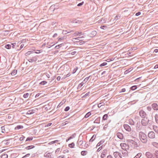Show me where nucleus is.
Here are the masks:
<instances>
[{
  "instance_id": "34",
  "label": "nucleus",
  "mask_w": 158,
  "mask_h": 158,
  "mask_svg": "<svg viewBox=\"0 0 158 158\" xmlns=\"http://www.w3.org/2000/svg\"><path fill=\"white\" fill-rule=\"evenodd\" d=\"M152 144L154 146L158 148V143L155 142H153L152 143Z\"/></svg>"
},
{
  "instance_id": "61",
  "label": "nucleus",
  "mask_w": 158,
  "mask_h": 158,
  "mask_svg": "<svg viewBox=\"0 0 158 158\" xmlns=\"http://www.w3.org/2000/svg\"><path fill=\"white\" fill-rule=\"evenodd\" d=\"M60 148H57L55 151V153H58V152L60 151Z\"/></svg>"
},
{
  "instance_id": "48",
  "label": "nucleus",
  "mask_w": 158,
  "mask_h": 158,
  "mask_svg": "<svg viewBox=\"0 0 158 158\" xmlns=\"http://www.w3.org/2000/svg\"><path fill=\"white\" fill-rule=\"evenodd\" d=\"M11 46L9 44H7L5 45V48L7 49H10L11 48Z\"/></svg>"
},
{
  "instance_id": "37",
  "label": "nucleus",
  "mask_w": 158,
  "mask_h": 158,
  "mask_svg": "<svg viewBox=\"0 0 158 158\" xmlns=\"http://www.w3.org/2000/svg\"><path fill=\"white\" fill-rule=\"evenodd\" d=\"M66 31H67V33H64L65 34H66L67 33H70V32H73V31L72 30H70V29H68V30H66V31H64V32H66Z\"/></svg>"
},
{
  "instance_id": "12",
  "label": "nucleus",
  "mask_w": 158,
  "mask_h": 158,
  "mask_svg": "<svg viewBox=\"0 0 158 158\" xmlns=\"http://www.w3.org/2000/svg\"><path fill=\"white\" fill-rule=\"evenodd\" d=\"M152 106L154 110H158V105L157 103H153L152 105Z\"/></svg>"
},
{
  "instance_id": "10",
  "label": "nucleus",
  "mask_w": 158,
  "mask_h": 158,
  "mask_svg": "<svg viewBox=\"0 0 158 158\" xmlns=\"http://www.w3.org/2000/svg\"><path fill=\"white\" fill-rule=\"evenodd\" d=\"M106 19L105 17H102L99 19V23H103L106 22Z\"/></svg>"
},
{
  "instance_id": "42",
  "label": "nucleus",
  "mask_w": 158,
  "mask_h": 158,
  "mask_svg": "<svg viewBox=\"0 0 158 158\" xmlns=\"http://www.w3.org/2000/svg\"><path fill=\"white\" fill-rule=\"evenodd\" d=\"M85 83L83 81L80 84L78 85L77 89H80L84 84Z\"/></svg>"
},
{
  "instance_id": "23",
  "label": "nucleus",
  "mask_w": 158,
  "mask_h": 158,
  "mask_svg": "<svg viewBox=\"0 0 158 158\" xmlns=\"http://www.w3.org/2000/svg\"><path fill=\"white\" fill-rule=\"evenodd\" d=\"M23 127L22 125H18L15 128V130H19L21 129H22Z\"/></svg>"
},
{
  "instance_id": "45",
  "label": "nucleus",
  "mask_w": 158,
  "mask_h": 158,
  "mask_svg": "<svg viewBox=\"0 0 158 158\" xmlns=\"http://www.w3.org/2000/svg\"><path fill=\"white\" fill-rule=\"evenodd\" d=\"M121 17V15H118L115 17V19L116 20L118 19H120Z\"/></svg>"
},
{
  "instance_id": "11",
  "label": "nucleus",
  "mask_w": 158,
  "mask_h": 158,
  "mask_svg": "<svg viewBox=\"0 0 158 158\" xmlns=\"http://www.w3.org/2000/svg\"><path fill=\"white\" fill-rule=\"evenodd\" d=\"M124 127L125 129L128 131H131V128L129 125L127 124L124 125Z\"/></svg>"
},
{
  "instance_id": "7",
  "label": "nucleus",
  "mask_w": 158,
  "mask_h": 158,
  "mask_svg": "<svg viewBox=\"0 0 158 158\" xmlns=\"http://www.w3.org/2000/svg\"><path fill=\"white\" fill-rule=\"evenodd\" d=\"M145 155L148 158H155L154 156L150 152H147L145 154Z\"/></svg>"
},
{
  "instance_id": "38",
  "label": "nucleus",
  "mask_w": 158,
  "mask_h": 158,
  "mask_svg": "<svg viewBox=\"0 0 158 158\" xmlns=\"http://www.w3.org/2000/svg\"><path fill=\"white\" fill-rule=\"evenodd\" d=\"M27 113L28 114H32L35 113V110H29L27 112Z\"/></svg>"
},
{
  "instance_id": "36",
  "label": "nucleus",
  "mask_w": 158,
  "mask_h": 158,
  "mask_svg": "<svg viewBox=\"0 0 158 158\" xmlns=\"http://www.w3.org/2000/svg\"><path fill=\"white\" fill-rule=\"evenodd\" d=\"M141 126V125L140 124V121L138 122L137 123L136 125V127L137 129L138 128H139Z\"/></svg>"
},
{
  "instance_id": "22",
  "label": "nucleus",
  "mask_w": 158,
  "mask_h": 158,
  "mask_svg": "<svg viewBox=\"0 0 158 158\" xmlns=\"http://www.w3.org/2000/svg\"><path fill=\"white\" fill-rule=\"evenodd\" d=\"M153 128L155 132L158 134V127L156 126H153Z\"/></svg>"
},
{
  "instance_id": "17",
  "label": "nucleus",
  "mask_w": 158,
  "mask_h": 158,
  "mask_svg": "<svg viewBox=\"0 0 158 158\" xmlns=\"http://www.w3.org/2000/svg\"><path fill=\"white\" fill-rule=\"evenodd\" d=\"M37 60V58L36 57H33L31 59L29 60V61L30 62H35Z\"/></svg>"
},
{
  "instance_id": "49",
  "label": "nucleus",
  "mask_w": 158,
  "mask_h": 158,
  "mask_svg": "<svg viewBox=\"0 0 158 158\" xmlns=\"http://www.w3.org/2000/svg\"><path fill=\"white\" fill-rule=\"evenodd\" d=\"M33 139V137H27V139L26 140V142L27 141H30L31 140H32Z\"/></svg>"
},
{
  "instance_id": "9",
  "label": "nucleus",
  "mask_w": 158,
  "mask_h": 158,
  "mask_svg": "<svg viewBox=\"0 0 158 158\" xmlns=\"http://www.w3.org/2000/svg\"><path fill=\"white\" fill-rule=\"evenodd\" d=\"M97 34V32L95 31H92L91 32L89 33L88 35L90 37H92L95 36Z\"/></svg>"
},
{
  "instance_id": "54",
  "label": "nucleus",
  "mask_w": 158,
  "mask_h": 158,
  "mask_svg": "<svg viewBox=\"0 0 158 158\" xmlns=\"http://www.w3.org/2000/svg\"><path fill=\"white\" fill-rule=\"evenodd\" d=\"M62 44L58 45H56V47H55V48L56 49H58L59 48H60V47H61L62 46Z\"/></svg>"
},
{
  "instance_id": "18",
  "label": "nucleus",
  "mask_w": 158,
  "mask_h": 158,
  "mask_svg": "<svg viewBox=\"0 0 158 158\" xmlns=\"http://www.w3.org/2000/svg\"><path fill=\"white\" fill-rule=\"evenodd\" d=\"M100 28L103 30H106L108 28V27L106 25H101L100 27Z\"/></svg>"
},
{
  "instance_id": "6",
  "label": "nucleus",
  "mask_w": 158,
  "mask_h": 158,
  "mask_svg": "<svg viewBox=\"0 0 158 158\" xmlns=\"http://www.w3.org/2000/svg\"><path fill=\"white\" fill-rule=\"evenodd\" d=\"M139 114L140 116L143 118H145L147 115L145 112L143 110H141L139 112Z\"/></svg>"
},
{
  "instance_id": "56",
  "label": "nucleus",
  "mask_w": 158,
  "mask_h": 158,
  "mask_svg": "<svg viewBox=\"0 0 158 158\" xmlns=\"http://www.w3.org/2000/svg\"><path fill=\"white\" fill-rule=\"evenodd\" d=\"M155 155L156 158H158V150L155 152Z\"/></svg>"
},
{
  "instance_id": "64",
  "label": "nucleus",
  "mask_w": 158,
  "mask_h": 158,
  "mask_svg": "<svg viewBox=\"0 0 158 158\" xmlns=\"http://www.w3.org/2000/svg\"><path fill=\"white\" fill-rule=\"evenodd\" d=\"M42 52L41 50H38L36 51L34 53H41Z\"/></svg>"
},
{
  "instance_id": "52",
  "label": "nucleus",
  "mask_w": 158,
  "mask_h": 158,
  "mask_svg": "<svg viewBox=\"0 0 158 158\" xmlns=\"http://www.w3.org/2000/svg\"><path fill=\"white\" fill-rule=\"evenodd\" d=\"M142 156V154L141 153H139L137 154L135 156L137 158H139Z\"/></svg>"
},
{
  "instance_id": "21",
  "label": "nucleus",
  "mask_w": 158,
  "mask_h": 158,
  "mask_svg": "<svg viewBox=\"0 0 158 158\" xmlns=\"http://www.w3.org/2000/svg\"><path fill=\"white\" fill-rule=\"evenodd\" d=\"M102 41L99 42V43H100L99 44V49H103L104 48H103L102 47H101L105 46L106 44L105 43H102Z\"/></svg>"
},
{
  "instance_id": "24",
  "label": "nucleus",
  "mask_w": 158,
  "mask_h": 158,
  "mask_svg": "<svg viewBox=\"0 0 158 158\" xmlns=\"http://www.w3.org/2000/svg\"><path fill=\"white\" fill-rule=\"evenodd\" d=\"M79 139L80 137H79V138L77 142L79 146H81L83 143V141L82 140H79Z\"/></svg>"
},
{
  "instance_id": "19",
  "label": "nucleus",
  "mask_w": 158,
  "mask_h": 158,
  "mask_svg": "<svg viewBox=\"0 0 158 158\" xmlns=\"http://www.w3.org/2000/svg\"><path fill=\"white\" fill-rule=\"evenodd\" d=\"M120 145L121 146V147H122V148L123 149L125 148H126V147L127 146V147H129V146H128V144H127L126 143H121L120 144Z\"/></svg>"
},
{
  "instance_id": "44",
  "label": "nucleus",
  "mask_w": 158,
  "mask_h": 158,
  "mask_svg": "<svg viewBox=\"0 0 158 158\" xmlns=\"http://www.w3.org/2000/svg\"><path fill=\"white\" fill-rule=\"evenodd\" d=\"M87 151H82L81 152V154L82 155L84 156L87 153Z\"/></svg>"
},
{
  "instance_id": "32",
  "label": "nucleus",
  "mask_w": 158,
  "mask_h": 158,
  "mask_svg": "<svg viewBox=\"0 0 158 158\" xmlns=\"http://www.w3.org/2000/svg\"><path fill=\"white\" fill-rule=\"evenodd\" d=\"M17 70H14L11 73V75L13 76L15 75L17 73Z\"/></svg>"
},
{
  "instance_id": "28",
  "label": "nucleus",
  "mask_w": 158,
  "mask_h": 158,
  "mask_svg": "<svg viewBox=\"0 0 158 158\" xmlns=\"http://www.w3.org/2000/svg\"><path fill=\"white\" fill-rule=\"evenodd\" d=\"M108 117V115L107 114H105L102 117V120H106L107 118Z\"/></svg>"
},
{
  "instance_id": "29",
  "label": "nucleus",
  "mask_w": 158,
  "mask_h": 158,
  "mask_svg": "<svg viewBox=\"0 0 158 158\" xmlns=\"http://www.w3.org/2000/svg\"><path fill=\"white\" fill-rule=\"evenodd\" d=\"M81 32H78L77 31H76L75 32L74 34H73L72 36H76L80 34H81Z\"/></svg>"
},
{
  "instance_id": "35",
  "label": "nucleus",
  "mask_w": 158,
  "mask_h": 158,
  "mask_svg": "<svg viewBox=\"0 0 158 158\" xmlns=\"http://www.w3.org/2000/svg\"><path fill=\"white\" fill-rule=\"evenodd\" d=\"M75 146V144L74 143H72L69 144V147L73 148Z\"/></svg>"
},
{
  "instance_id": "62",
  "label": "nucleus",
  "mask_w": 158,
  "mask_h": 158,
  "mask_svg": "<svg viewBox=\"0 0 158 158\" xmlns=\"http://www.w3.org/2000/svg\"><path fill=\"white\" fill-rule=\"evenodd\" d=\"M83 4H84V2H82L78 3L77 5V6H81Z\"/></svg>"
},
{
  "instance_id": "40",
  "label": "nucleus",
  "mask_w": 158,
  "mask_h": 158,
  "mask_svg": "<svg viewBox=\"0 0 158 158\" xmlns=\"http://www.w3.org/2000/svg\"><path fill=\"white\" fill-rule=\"evenodd\" d=\"M129 123L131 125H134V122L133 120L131 119H130L129 120Z\"/></svg>"
},
{
  "instance_id": "53",
  "label": "nucleus",
  "mask_w": 158,
  "mask_h": 158,
  "mask_svg": "<svg viewBox=\"0 0 158 158\" xmlns=\"http://www.w3.org/2000/svg\"><path fill=\"white\" fill-rule=\"evenodd\" d=\"M102 69L99 70V73H101V76L103 75L106 73V71H105L102 72Z\"/></svg>"
},
{
  "instance_id": "57",
  "label": "nucleus",
  "mask_w": 158,
  "mask_h": 158,
  "mask_svg": "<svg viewBox=\"0 0 158 158\" xmlns=\"http://www.w3.org/2000/svg\"><path fill=\"white\" fill-rule=\"evenodd\" d=\"M77 69H78V68L77 67H76V68H74V69H73V71L72 73L73 74L75 73L77 71Z\"/></svg>"
},
{
  "instance_id": "16",
  "label": "nucleus",
  "mask_w": 158,
  "mask_h": 158,
  "mask_svg": "<svg viewBox=\"0 0 158 158\" xmlns=\"http://www.w3.org/2000/svg\"><path fill=\"white\" fill-rule=\"evenodd\" d=\"M141 123L142 125L144 126H145L147 125V123L146 122V119H143L142 120Z\"/></svg>"
},
{
  "instance_id": "60",
  "label": "nucleus",
  "mask_w": 158,
  "mask_h": 158,
  "mask_svg": "<svg viewBox=\"0 0 158 158\" xmlns=\"http://www.w3.org/2000/svg\"><path fill=\"white\" fill-rule=\"evenodd\" d=\"M126 91V89L125 88H123L120 91H119L120 93L122 92H124Z\"/></svg>"
},
{
  "instance_id": "2",
  "label": "nucleus",
  "mask_w": 158,
  "mask_h": 158,
  "mask_svg": "<svg viewBox=\"0 0 158 158\" xmlns=\"http://www.w3.org/2000/svg\"><path fill=\"white\" fill-rule=\"evenodd\" d=\"M127 142L128 146H129V145H130L132 148H136L139 146L136 142L133 141V140L127 139Z\"/></svg>"
},
{
  "instance_id": "14",
  "label": "nucleus",
  "mask_w": 158,
  "mask_h": 158,
  "mask_svg": "<svg viewBox=\"0 0 158 158\" xmlns=\"http://www.w3.org/2000/svg\"><path fill=\"white\" fill-rule=\"evenodd\" d=\"M117 137L120 139H122L123 138V134L119 132H118L117 134Z\"/></svg>"
},
{
  "instance_id": "25",
  "label": "nucleus",
  "mask_w": 158,
  "mask_h": 158,
  "mask_svg": "<svg viewBox=\"0 0 158 158\" xmlns=\"http://www.w3.org/2000/svg\"><path fill=\"white\" fill-rule=\"evenodd\" d=\"M35 147V146L34 145H31L26 147L25 149L27 150H29L32 148H34Z\"/></svg>"
},
{
  "instance_id": "46",
  "label": "nucleus",
  "mask_w": 158,
  "mask_h": 158,
  "mask_svg": "<svg viewBox=\"0 0 158 158\" xmlns=\"http://www.w3.org/2000/svg\"><path fill=\"white\" fill-rule=\"evenodd\" d=\"M72 22L73 23H79L80 22L77 19L73 20L72 21Z\"/></svg>"
},
{
  "instance_id": "8",
  "label": "nucleus",
  "mask_w": 158,
  "mask_h": 158,
  "mask_svg": "<svg viewBox=\"0 0 158 158\" xmlns=\"http://www.w3.org/2000/svg\"><path fill=\"white\" fill-rule=\"evenodd\" d=\"M114 155L116 158H122L121 154L118 152H116L114 153Z\"/></svg>"
},
{
  "instance_id": "33",
  "label": "nucleus",
  "mask_w": 158,
  "mask_h": 158,
  "mask_svg": "<svg viewBox=\"0 0 158 158\" xmlns=\"http://www.w3.org/2000/svg\"><path fill=\"white\" fill-rule=\"evenodd\" d=\"M91 115V113L90 112H88L85 116L84 117L87 118L89 117Z\"/></svg>"
},
{
  "instance_id": "59",
  "label": "nucleus",
  "mask_w": 158,
  "mask_h": 158,
  "mask_svg": "<svg viewBox=\"0 0 158 158\" xmlns=\"http://www.w3.org/2000/svg\"><path fill=\"white\" fill-rule=\"evenodd\" d=\"M69 109L70 107L69 106H67L65 107L64 110L65 111H67L69 110Z\"/></svg>"
},
{
  "instance_id": "13",
  "label": "nucleus",
  "mask_w": 158,
  "mask_h": 158,
  "mask_svg": "<svg viewBox=\"0 0 158 158\" xmlns=\"http://www.w3.org/2000/svg\"><path fill=\"white\" fill-rule=\"evenodd\" d=\"M107 152V149H105L103 151L101 155V158H103L105 157V156Z\"/></svg>"
},
{
  "instance_id": "5",
  "label": "nucleus",
  "mask_w": 158,
  "mask_h": 158,
  "mask_svg": "<svg viewBox=\"0 0 158 158\" xmlns=\"http://www.w3.org/2000/svg\"><path fill=\"white\" fill-rule=\"evenodd\" d=\"M148 136L149 138L154 139L155 137V134L153 131H150L148 133Z\"/></svg>"
},
{
  "instance_id": "55",
  "label": "nucleus",
  "mask_w": 158,
  "mask_h": 158,
  "mask_svg": "<svg viewBox=\"0 0 158 158\" xmlns=\"http://www.w3.org/2000/svg\"><path fill=\"white\" fill-rule=\"evenodd\" d=\"M29 95L28 93H27L24 94L23 95V97L25 98H27Z\"/></svg>"
},
{
  "instance_id": "20",
  "label": "nucleus",
  "mask_w": 158,
  "mask_h": 158,
  "mask_svg": "<svg viewBox=\"0 0 158 158\" xmlns=\"http://www.w3.org/2000/svg\"><path fill=\"white\" fill-rule=\"evenodd\" d=\"M102 41L99 42V43H100L99 44V49H103L104 48H103L102 47H101L105 46L106 44L105 43H102Z\"/></svg>"
},
{
  "instance_id": "4",
  "label": "nucleus",
  "mask_w": 158,
  "mask_h": 158,
  "mask_svg": "<svg viewBox=\"0 0 158 158\" xmlns=\"http://www.w3.org/2000/svg\"><path fill=\"white\" fill-rule=\"evenodd\" d=\"M101 86L102 85L99 86V93H100V94H99V96H99V98L102 96V98H103L106 96V95L103 96L106 93V90L104 89V88L103 89H100V88Z\"/></svg>"
},
{
  "instance_id": "27",
  "label": "nucleus",
  "mask_w": 158,
  "mask_h": 158,
  "mask_svg": "<svg viewBox=\"0 0 158 158\" xmlns=\"http://www.w3.org/2000/svg\"><path fill=\"white\" fill-rule=\"evenodd\" d=\"M51 156V153H45L44 154V156L47 157H52Z\"/></svg>"
},
{
  "instance_id": "63",
  "label": "nucleus",
  "mask_w": 158,
  "mask_h": 158,
  "mask_svg": "<svg viewBox=\"0 0 158 158\" xmlns=\"http://www.w3.org/2000/svg\"><path fill=\"white\" fill-rule=\"evenodd\" d=\"M16 43H13L11 44V45H12V47L13 48H15V46L16 45Z\"/></svg>"
},
{
  "instance_id": "26",
  "label": "nucleus",
  "mask_w": 158,
  "mask_h": 158,
  "mask_svg": "<svg viewBox=\"0 0 158 158\" xmlns=\"http://www.w3.org/2000/svg\"><path fill=\"white\" fill-rule=\"evenodd\" d=\"M137 88V86L136 85H133V86H132L131 87V88H130V89L131 90L133 91V90H135Z\"/></svg>"
},
{
  "instance_id": "39",
  "label": "nucleus",
  "mask_w": 158,
  "mask_h": 158,
  "mask_svg": "<svg viewBox=\"0 0 158 158\" xmlns=\"http://www.w3.org/2000/svg\"><path fill=\"white\" fill-rule=\"evenodd\" d=\"M90 77V76H89L88 77H86L83 81V82H84V83H85L86 82H87L88 81V80L89 79Z\"/></svg>"
},
{
  "instance_id": "1",
  "label": "nucleus",
  "mask_w": 158,
  "mask_h": 158,
  "mask_svg": "<svg viewBox=\"0 0 158 158\" xmlns=\"http://www.w3.org/2000/svg\"><path fill=\"white\" fill-rule=\"evenodd\" d=\"M139 136L141 142L146 143L148 141V139L146 134L142 131H140L139 133Z\"/></svg>"
},
{
  "instance_id": "50",
  "label": "nucleus",
  "mask_w": 158,
  "mask_h": 158,
  "mask_svg": "<svg viewBox=\"0 0 158 158\" xmlns=\"http://www.w3.org/2000/svg\"><path fill=\"white\" fill-rule=\"evenodd\" d=\"M155 118L156 122L158 123V115L157 114H156L155 116Z\"/></svg>"
},
{
  "instance_id": "47",
  "label": "nucleus",
  "mask_w": 158,
  "mask_h": 158,
  "mask_svg": "<svg viewBox=\"0 0 158 158\" xmlns=\"http://www.w3.org/2000/svg\"><path fill=\"white\" fill-rule=\"evenodd\" d=\"M8 156L7 154H4L2 155L1 157V158H7Z\"/></svg>"
},
{
  "instance_id": "58",
  "label": "nucleus",
  "mask_w": 158,
  "mask_h": 158,
  "mask_svg": "<svg viewBox=\"0 0 158 158\" xmlns=\"http://www.w3.org/2000/svg\"><path fill=\"white\" fill-rule=\"evenodd\" d=\"M76 135V134L75 133H74L72 135H71L70 137V138L71 139L73 138H74Z\"/></svg>"
},
{
  "instance_id": "15",
  "label": "nucleus",
  "mask_w": 158,
  "mask_h": 158,
  "mask_svg": "<svg viewBox=\"0 0 158 158\" xmlns=\"http://www.w3.org/2000/svg\"><path fill=\"white\" fill-rule=\"evenodd\" d=\"M102 62V61H99V67H102L107 64V63L106 62Z\"/></svg>"
},
{
  "instance_id": "3",
  "label": "nucleus",
  "mask_w": 158,
  "mask_h": 158,
  "mask_svg": "<svg viewBox=\"0 0 158 158\" xmlns=\"http://www.w3.org/2000/svg\"><path fill=\"white\" fill-rule=\"evenodd\" d=\"M103 49H99V60H102V59L105 58L106 55H105V50H104V51H102V50Z\"/></svg>"
},
{
  "instance_id": "43",
  "label": "nucleus",
  "mask_w": 158,
  "mask_h": 158,
  "mask_svg": "<svg viewBox=\"0 0 158 158\" xmlns=\"http://www.w3.org/2000/svg\"><path fill=\"white\" fill-rule=\"evenodd\" d=\"M1 129L2 130V133H4L6 132V130L5 129V127L4 126H2L1 127Z\"/></svg>"
},
{
  "instance_id": "30",
  "label": "nucleus",
  "mask_w": 158,
  "mask_h": 158,
  "mask_svg": "<svg viewBox=\"0 0 158 158\" xmlns=\"http://www.w3.org/2000/svg\"><path fill=\"white\" fill-rule=\"evenodd\" d=\"M100 104H101V105L99 106V108H101V109H102L105 107V103H99V105Z\"/></svg>"
},
{
  "instance_id": "41",
  "label": "nucleus",
  "mask_w": 158,
  "mask_h": 158,
  "mask_svg": "<svg viewBox=\"0 0 158 158\" xmlns=\"http://www.w3.org/2000/svg\"><path fill=\"white\" fill-rule=\"evenodd\" d=\"M9 139H7L6 140H5L3 141V142H4V143L6 145H8L10 143V142H8V141H9Z\"/></svg>"
},
{
  "instance_id": "51",
  "label": "nucleus",
  "mask_w": 158,
  "mask_h": 158,
  "mask_svg": "<svg viewBox=\"0 0 158 158\" xmlns=\"http://www.w3.org/2000/svg\"><path fill=\"white\" fill-rule=\"evenodd\" d=\"M47 83V81H42L40 83V85H44L46 84Z\"/></svg>"
},
{
  "instance_id": "31",
  "label": "nucleus",
  "mask_w": 158,
  "mask_h": 158,
  "mask_svg": "<svg viewBox=\"0 0 158 158\" xmlns=\"http://www.w3.org/2000/svg\"><path fill=\"white\" fill-rule=\"evenodd\" d=\"M96 136V135H94L89 140V142H93L95 139Z\"/></svg>"
}]
</instances>
